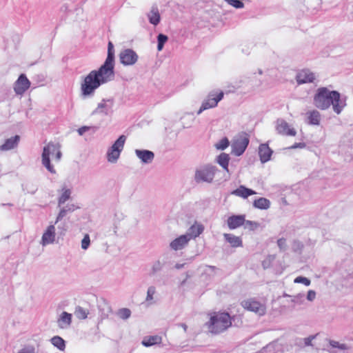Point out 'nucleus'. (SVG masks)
I'll return each instance as SVG.
<instances>
[{"instance_id": "obj_45", "label": "nucleus", "mask_w": 353, "mask_h": 353, "mask_svg": "<svg viewBox=\"0 0 353 353\" xmlns=\"http://www.w3.org/2000/svg\"><path fill=\"white\" fill-rule=\"evenodd\" d=\"M244 225L245 228H248L250 230H254L258 227L259 224L255 221L245 220Z\"/></svg>"}, {"instance_id": "obj_6", "label": "nucleus", "mask_w": 353, "mask_h": 353, "mask_svg": "<svg viewBox=\"0 0 353 353\" xmlns=\"http://www.w3.org/2000/svg\"><path fill=\"white\" fill-rule=\"evenodd\" d=\"M223 96L224 92L221 90H211L206 99L202 102L199 110L197 111V115L201 114L204 110L216 107L219 102L223 99Z\"/></svg>"}, {"instance_id": "obj_29", "label": "nucleus", "mask_w": 353, "mask_h": 353, "mask_svg": "<svg viewBox=\"0 0 353 353\" xmlns=\"http://www.w3.org/2000/svg\"><path fill=\"white\" fill-rule=\"evenodd\" d=\"M61 191L62 192L58 198V206L59 207L69 200L72 194V190L69 188H63Z\"/></svg>"}, {"instance_id": "obj_26", "label": "nucleus", "mask_w": 353, "mask_h": 353, "mask_svg": "<svg viewBox=\"0 0 353 353\" xmlns=\"http://www.w3.org/2000/svg\"><path fill=\"white\" fill-rule=\"evenodd\" d=\"M98 308L101 320L108 318L109 315L112 312L111 306L105 301L99 304Z\"/></svg>"}, {"instance_id": "obj_62", "label": "nucleus", "mask_w": 353, "mask_h": 353, "mask_svg": "<svg viewBox=\"0 0 353 353\" xmlns=\"http://www.w3.org/2000/svg\"><path fill=\"white\" fill-rule=\"evenodd\" d=\"M210 268H211L212 269L215 268V267H214V266H210Z\"/></svg>"}, {"instance_id": "obj_33", "label": "nucleus", "mask_w": 353, "mask_h": 353, "mask_svg": "<svg viewBox=\"0 0 353 353\" xmlns=\"http://www.w3.org/2000/svg\"><path fill=\"white\" fill-rule=\"evenodd\" d=\"M120 152L118 150L112 149L111 147L107 152V159L108 162L116 163L120 157Z\"/></svg>"}, {"instance_id": "obj_9", "label": "nucleus", "mask_w": 353, "mask_h": 353, "mask_svg": "<svg viewBox=\"0 0 353 353\" xmlns=\"http://www.w3.org/2000/svg\"><path fill=\"white\" fill-rule=\"evenodd\" d=\"M119 59L123 65H132L137 61L138 55L132 49H125L120 52Z\"/></svg>"}, {"instance_id": "obj_58", "label": "nucleus", "mask_w": 353, "mask_h": 353, "mask_svg": "<svg viewBox=\"0 0 353 353\" xmlns=\"http://www.w3.org/2000/svg\"><path fill=\"white\" fill-rule=\"evenodd\" d=\"M164 46H157L158 52L161 51L163 49Z\"/></svg>"}, {"instance_id": "obj_28", "label": "nucleus", "mask_w": 353, "mask_h": 353, "mask_svg": "<svg viewBox=\"0 0 353 353\" xmlns=\"http://www.w3.org/2000/svg\"><path fill=\"white\" fill-rule=\"evenodd\" d=\"M230 156L226 153H221L216 157V162L227 172H228V165Z\"/></svg>"}, {"instance_id": "obj_32", "label": "nucleus", "mask_w": 353, "mask_h": 353, "mask_svg": "<svg viewBox=\"0 0 353 353\" xmlns=\"http://www.w3.org/2000/svg\"><path fill=\"white\" fill-rule=\"evenodd\" d=\"M51 343L61 351L65 348V341L59 336H54L50 339Z\"/></svg>"}, {"instance_id": "obj_51", "label": "nucleus", "mask_w": 353, "mask_h": 353, "mask_svg": "<svg viewBox=\"0 0 353 353\" xmlns=\"http://www.w3.org/2000/svg\"><path fill=\"white\" fill-rule=\"evenodd\" d=\"M19 353H34V348L32 346H26Z\"/></svg>"}, {"instance_id": "obj_60", "label": "nucleus", "mask_w": 353, "mask_h": 353, "mask_svg": "<svg viewBox=\"0 0 353 353\" xmlns=\"http://www.w3.org/2000/svg\"><path fill=\"white\" fill-rule=\"evenodd\" d=\"M108 44L111 45V44H113V43H112L111 41H109Z\"/></svg>"}, {"instance_id": "obj_42", "label": "nucleus", "mask_w": 353, "mask_h": 353, "mask_svg": "<svg viewBox=\"0 0 353 353\" xmlns=\"http://www.w3.org/2000/svg\"><path fill=\"white\" fill-rule=\"evenodd\" d=\"M230 6L240 9L244 7V3L242 0H224Z\"/></svg>"}, {"instance_id": "obj_22", "label": "nucleus", "mask_w": 353, "mask_h": 353, "mask_svg": "<svg viewBox=\"0 0 353 353\" xmlns=\"http://www.w3.org/2000/svg\"><path fill=\"white\" fill-rule=\"evenodd\" d=\"M307 123L312 125H319L321 121V114L319 111L314 110L307 112Z\"/></svg>"}, {"instance_id": "obj_34", "label": "nucleus", "mask_w": 353, "mask_h": 353, "mask_svg": "<svg viewBox=\"0 0 353 353\" xmlns=\"http://www.w3.org/2000/svg\"><path fill=\"white\" fill-rule=\"evenodd\" d=\"M126 140V137L125 135H121L112 144L111 148L116 150H118L120 153L123 149L124 144Z\"/></svg>"}, {"instance_id": "obj_5", "label": "nucleus", "mask_w": 353, "mask_h": 353, "mask_svg": "<svg viewBox=\"0 0 353 353\" xmlns=\"http://www.w3.org/2000/svg\"><path fill=\"white\" fill-rule=\"evenodd\" d=\"M218 170L216 166L206 164L196 169L194 174V181L197 183H211L212 182L215 174Z\"/></svg>"}, {"instance_id": "obj_59", "label": "nucleus", "mask_w": 353, "mask_h": 353, "mask_svg": "<svg viewBox=\"0 0 353 353\" xmlns=\"http://www.w3.org/2000/svg\"><path fill=\"white\" fill-rule=\"evenodd\" d=\"M258 72L259 74H261L263 73V71H262V70L259 69Z\"/></svg>"}, {"instance_id": "obj_53", "label": "nucleus", "mask_w": 353, "mask_h": 353, "mask_svg": "<svg viewBox=\"0 0 353 353\" xmlns=\"http://www.w3.org/2000/svg\"><path fill=\"white\" fill-rule=\"evenodd\" d=\"M241 52L243 54L245 55H248L251 52V48L250 46H243V48L241 49Z\"/></svg>"}, {"instance_id": "obj_56", "label": "nucleus", "mask_w": 353, "mask_h": 353, "mask_svg": "<svg viewBox=\"0 0 353 353\" xmlns=\"http://www.w3.org/2000/svg\"><path fill=\"white\" fill-rule=\"evenodd\" d=\"M185 265V263H176L175 265H174V268L177 270H180V269H182Z\"/></svg>"}, {"instance_id": "obj_11", "label": "nucleus", "mask_w": 353, "mask_h": 353, "mask_svg": "<svg viewBox=\"0 0 353 353\" xmlns=\"http://www.w3.org/2000/svg\"><path fill=\"white\" fill-rule=\"evenodd\" d=\"M315 79V74L311 72L309 69L301 70L296 75V80L299 85L312 83Z\"/></svg>"}, {"instance_id": "obj_57", "label": "nucleus", "mask_w": 353, "mask_h": 353, "mask_svg": "<svg viewBox=\"0 0 353 353\" xmlns=\"http://www.w3.org/2000/svg\"><path fill=\"white\" fill-rule=\"evenodd\" d=\"M180 325L183 328L185 332L187 331L188 326L185 323H181Z\"/></svg>"}, {"instance_id": "obj_2", "label": "nucleus", "mask_w": 353, "mask_h": 353, "mask_svg": "<svg viewBox=\"0 0 353 353\" xmlns=\"http://www.w3.org/2000/svg\"><path fill=\"white\" fill-rule=\"evenodd\" d=\"M314 105L321 110H327L332 105L333 110L339 114L346 105L345 101L341 99V94L338 91H330L326 87L317 89L314 97Z\"/></svg>"}, {"instance_id": "obj_15", "label": "nucleus", "mask_w": 353, "mask_h": 353, "mask_svg": "<svg viewBox=\"0 0 353 353\" xmlns=\"http://www.w3.org/2000/svg\"><path fill=\"white\" fill-rule=\"evenodd\" d=\"M55 240V227L54 225H49L43 234L41 244L45 246L53 243Z\"/></svg>"}, {"instance_id": "obj_13", "label": "nucleus", "mask_w": 353, "mask_h": 353, "mask_svg": "<svg viewBox=\"0 0 353 353\" xmlns=\"http://www.w3.org/2000/svg\"><path fill=\"white\" fill-rule=\"evenodd\" d=\"M190 241L188 236L185 234L181 235L170 242V248L174 251L182 250L188 244Z\"/></svg>"}, {"instance_id": "obj_39", "label": "nucleus", "mask_w": 353, "mask_h": 353, "mask_svg": "<svg viewBox=\"0 0 353 353\" xmlns=\"http://www.w3.org/2000/svg\"><path fill=\"white\" fill-rule=\"evenodd\" d=\"M88 312L82 307L77 306L75 309V315L79 319H85Z\"/></svg>"}, {"instance_id": "obj_61", "label": "nucleus", "mask_w": 353, "mask_h": 353, "mask_svg": "<svg viewBox=\"0 0 353 353\" xmlns=\"http://www.w3.org/2000/svg\"><path fill=\"white\" fill-rule=\"evenodd\" d=\"M12 205L10 203L3 204V205Z\"/></svg>"}, {"instance_id": "obj_38", "label": "nucleus", "mask_w": 353, "mask_h": 353, "mask_svg": "<svg viewBox=\"0 0 353 353\" xmlns=\"http://www.w3.org/2000/svg\"><path fill=\"white\" fill-rule=\"evenodd\" d=\"M165 263V261H161L160 260L154 261L152 265L151 274L154 275L157 272H160L162 270Z\"/></svg>"}, {"instance_id": "obj_14", "label": "nucleus", "mask_w": 353, "mask_h": 353, "mask_svg": "<svg viewBox=\"0 0 353 353\" xmlns=\"http://www.w3.org/2000/svg\"><path fill=\"white\" fill-rule=\"evenodd\" d=\"M245 222V215H232L228 218L227 224L230 230L236 229L244 225Z\"/></svg>"}, {"instance_id": "obj_48", "label": "nucleus", "mask_w": 353, "mask_h": 353, "mask_svg": "<svg viewBox=\"0 0 353 353\" xmlns=\"http://www.w3.org/2000/svg\"><path fill=\"white\" fill-rule=\"evenodd\" d=\"M316 335H310L303 339V347L312 345V341L316 338Z\"/></svg>"}, {"instance_id": "obj_24", "label": "nucleus", "mask_w": 353, "mask_h": 353, "mask_svg": "<svg viewBox=\"0 0 353 353\" xmlns=\"http://www.w3.org/2000/svg\"><path fill=\"white\" fill-rule=\"evenodd\" d=\"M232 194L243 199H246L248 196L256 194V192L253 190L248 188L244 185H240L232 192Z\"/></svg>"}, {"instance_id": "obj_16", "label": "nucleus", "mask_w": 353, "mask_h": 353, "mask_svg": "<svg viewBox=\"0 0 353 353\" xmlns=\"http://www.w3.org/2000/svg\"><path fill=\"white\" fill-rule=\"evenodd\" d=\"M137 157L141 160L143 163L149 164L152 162L154 158L153 152L148 150H135Z\"/></svg>"}, {"instance_id": "obj_30", "label": "nucleus", "mask_w": 353, "mask_h": 353, "mask_svg": "<svg viewBox=\"0 0 353 353\" xmlns=\"http://www.w3.org/2000/svg\"><path fill=\"white\" fill-rule=\"evenodd\" d=\"M253 205L260 210H267L270 206V201L266 198L261 197L254 200Z\"/></svg>"}, {"instance_id": "obj_23", "label": "nucleus", "mask_w": 353, "mask_h": 353, "mask_svg": "<svg viewBox=\"0 0 353 353\" xmlns=\"http://www.w3.org/2000/svg\"><path fill=\"white\" fill-rule=\"evenodd\" d=\"M203 226L201 224H194L188 230L185 234L188 236L190 240L199 236L203 232Z\"/></svg>"}, {"instance_id": "obj_21", "label": "nucleus", "mask_w": 353, "mask_h": 353, "mask_svg": "<svg viewBox=\"0 0 353 353\" xmlns=\"http://www.w3.org/2000/svg\"><path fill=\"white\" fill-rule=\"evenodd\" d=\"M161 342L162 338L159 335L146 336L143 339L141 344L145 347H150L160 344Z\"/></svg>"}, {"instance_id": "obj_44", "label": "nucleus", "mask_w": 353, "mask_h": 353, "mask_svg": "<svg viewBox=\"0 0 353 353\" xmlns=\"http://www.w3.org/2000/svg\"><path fill=\"white\" fill-rule=\"evenodd\" d=\"M294 282L295 283H303L304 284L305 286H308L310 285V280L306 277H304V276H297Z\"/></svg>"}, {"instance_id": "obj_8", "label": "nucleus", "mask_w": 353, "mask_h": 353, "mask_svg": "<svg viewBox=\"0 0 353 353\" xmlns=\"http://www.w3.org/2000/svg\"><path fill=\"white\" fill-rule=\"evenodd\" d=\"M243 307L251 312H254L259 315H263L265 312V307L259 301L250 299L242 302Z\"/></svg>"}, {"instance_id": "obj_18", "label": "nucleus", "mask_w": 353, "mask_h": 353, "mask_svg": "<svg viewBox=\"0 0 353 353\" xmlns=\"http://www.w3.org/2000/svg\"><path fill=\"white\" fill-rule=\"evenodd\" d=\"M224 239L228 242L232 248H241L243 247V241L240 236H235L233 234L225 233L223 234Z\"/></svg>"}, {"instance_id": "obj_4", "label": "nucleus", "mask_w": 353, "mask_h": 353, "mask_svg": "<svg viewBox=\"0 0 353 353\" xmlns=\"http://www.w3.org/2000/svg\"><path fill=\"white\" fill-rule=\"evenodd\" d=\"M208 325L212 333L219 334L225 331L232 325L231 317L228 312L214 313L210 317Z\"/></svg>"}, {"instance_id": "obj_27", "label": "nucleus", "mask_w": 353, "mask_h": 353, "mask_svg": "<svg viewBox=\"0 0 353 353\" xmlns=\"http://www.w3.org/2000/svg\"><path fill=\"white\" fill-rule=\"evenodd\" d=\"M149 22L154 26L159 23L161 16L157 6H152L150 13L148 14Z\"/></svg>"}, {"instance_id": "obj_19", "label": "nucleus", "mask_w": 353, "mask_h": 353, "mask_svg": "<svg viewBox=\"0 0 353 353\" xmlns=\"http://www.w3.org/2000/svg\"><path fill=\"white\" fill-rule=\"evenodd\" d=\"M19 140L20 137L19 135L7 139L4 143L0 146V150L1 151H8L14 149L18 145Z\"/></svg>"}, {"instance_id": "obj_17", "label": "nucleus", "mask_w": 353, "mask_h": 353, "mask_svg": "<svg viewBox=\"0 0 353 353\" xmlns=\"http://www.w3.org/2000/svg\"><path fill=\"white\" fill-rule=\"evenodd\" d=\"M273 153L272 149L270 148L268 144L261 143L259 147V155L261 163H264L269 161Z\"/></svg>"}, {"instance_id": "obj_52", "label": "nucleus", "mask_w": 353, "mask_h": 353, "mask_svg": "<svg viewBox=\"0 0 353 353\" xmlns=\"http://www.w3.org/2000/svg\"><path fill=\"white\" fill-rule=\"evenodd\" d=\"M316 297V292L313 290H309L307 294V299L308 301H313Z\"/></svg>"}, {"instance_id": "obj_54", "label": "nucleus", "mask_w": 353, "mask_h": 353, "mask_svg": "<svg viewBox=\"0 0 353 353\" xmlns=\"http://www.w3.org/2000/svg\"><path fill=\"white\" fill-rule=\"evenodd\" d=\"M89 129L87 126H83L81 128H79L78 130V132L80 135H83L86 131H88Z\"/></svg>"}, {"instance_id": "obj_40", "label": "nucleus", "mask_w": 353, "mask_h": 353, "mask_svg": "<svg viewBox=\"0 0 353 353\" xmlns=\"http://www.w3.org/2000/svg\"><path fill=\"white\" fill-rule=\"evenodd\" d=\"M117 315L123 320L129 319L131 316V311L128 308H121L117 312Z\"/></svg>"}, {"instance_id": "obj_1", "label": "nucleus", "mask_w": 353, "mask_h": 353, "mask_svg": "<svg viewBox=\"0 0 353 353\" xmlns=\"http://www.w3.org/2000/svg\"><path fill=\"white\" fill-rule=\"evenodd\" d=\"M114 46H108V55L104 63L83 79L80 88L81 97H93L100 86L114 80Z\"/></svg>"}, {"instance_id": "obj_3", "label": "nucleus", "mask_w": 353, "mask_h": 353, "mask_svg": "<svg viewBox=\"0 0 353 353\" xmlns=\"http://www.w3.org/2000/svg\"><path fill=\"white\" fill-rule=\"evenodd\" d=\"M55 154V161H59L62 157L61 145L58 143L49 142L43 148L41 154L42 165L52 174H55L56 171L50 163V155Z\"/></svg>"}, {"instance_id": "obj_37", "label": "nucleus", "mask_w": 353, "mask_h": 353, "mask_svg": "<svg viewBox=\"0 0 353 353\" xmlns=\"http://www.w3.org/2000/svg\"><path fill=\"white\" fill-rule=\"evenodd\" d=\"M72 10L70 9L68 3H63L61 5L59 9V14L61 21H65L68 14H71Z\"/></svg>"}, {"instance_id": "obj_49", "label": "nucleus", "mask_w": 353, "mask_h": 353, "mask_svg": "<svg viewBox=\"0 0 353 353\" xmlns=\"http://www.w3.org/2000/svg\"><path fill=\"white\" fill-rule=\"evenodd\" d=\"M277 245L280 250H284L286 248V240L284 238H281L277 241Z\"/></svg>"}, {"instance_id": "obj_31", "label": "nucleus", "mask_w": 353, "mask_h": 353, "mask_svg": "<svg viewBox=\"0 0 353 353\" xmlns=\"http://www.w3.org/2000/svg\"><path fill=\"white\" fill-rule=\"evenodd\" d=\"M37 190V185L32 182H26L22 184V190L24 193L34 194Z\"/></svg>"}, {"instance_id": "obj_47", "label": "nucleus", "mask_w": 353, "mask_h": 353, "mask_svg": "<svg viewBox=\"0 0 353 353\" xmlns=\"http://www.w3.org/2000/svg\"><path fill=\"white\" fill-rule=\"evenodd\" d=\"M157 44H165L168 41V37L163 33H159L157 37Z\"/></svg>"}, {"instance_id": "obj_7", "label": "nucleus", "mask_w": 353, "mask_h": 353, "mask_svg": "<svg viewBox=\"0 0 353 353\" xmlns=\"http://www.w3.org/2000/svg\"><path fill=\"white\" fill-rule=\"evenodd\" d=\"M250 143L249 137L243 133L235 137L232 142V153L236 157L242 155Z\"/></svg>"}, {"instance_id": "obj_35", "label": "nucleus", "mask_w": 353, "mask_h": 353, "mask_svg": "<svg viewBox=\"0 0 353 353\" xmlns=\"http://www.w3.org/2000/svg\"><path fill=\"white\" fill-rule=\"evenodd\" d=\"M105 102H110L112 103V100L110 99H103L101 103H99L97 105V108L93 111L92 114H96L98 112H103L105 114H108V105L105 103Z\"/></svg>"}, {"instance_id": "obj_46", "label": "nucleus", "mask_w": 353, "mask_h": 353, "mask_svg": "<svg viewBox=\"0 0 353 353\" xmlns=\"http://www.w3.org/2000/svg\"><path fill=\"white\" fill-rule=\"evenodd\" d=\"M90 244V239L88 234H85L81 241V248L87 250Z\"/></svg>"}, {"instance_id": "obj_41", "label": "nucleus", "mask_w": 353, "mask_h": 353, "mask_svg": "<svg viewBox=\"0 0 353 353\" xmlns=\"http://www.w3.org/2000/svg\"><path fill=\"white\" fill-rule=\"evenodd\" d=\"M230 145V141L227 137H224L221 139L217 143H216L215 147L217 150H223L226 149Z\"/></svg>"}, {"instance_id": "obj_50", "label": "nucleus", "mask_w": 353, "mask_h": 353, "mask_svg": "<svg viewBox=\"0 0 353 353\" xmlns=\"http://www.w3.org/2000/svg\"><path fill=\"white\" fill-rule=\"evenodd\" d=\"M306 144L304 142L295 143L292 145L288 148L289 150L296 149V148H304Z\"/></svg>"}, {"instance_id": "obj_55", "label": "nucleus", "mask_w": 353, "mask_h": 353, "mask_svg": "<svg viewBox=\"0 0 353 353\" xmlns=\"http://www.w3.org/2000/svg\"><path fill=\"white\" fill-rule=\"evenodd\" d=\"M295 344L301 347H303V339H298Z\"/></svg>"}, {"instance_id": "obj_36", "label": "nucleus", "mask_w": 353, "mask_h": 353, "mask_svg": "<svg viewBox=\"0 0 353 353\" xmlns=\"http://www.w3.org/2000/svg\"><path fill=\"white\" fill-rule=\"evenodd\" d=\"M156 292V288L154 285H151L148 288L145 298V301L147 302L148 305H152L155 303L154 301V296Z\"/></svg>"}, {"instance_id": "obj_10", "label": "nucleus", "mask_w": 353, "mask_h": 353, "mask_svg": "<svg viewBox=\"0 0 353 353\" xmlns=\"http://www.w3.org/2000/svg\"><path fill=\"white\" fill-rule=\"evenodd\" d=\"M30 86V81L25 74H21L15 81L14 90L17 94H23Z\"/></svg>"}, {"instance_id": "obj_25", "label": "nucleus", "mask_w": 353, "mask_h": 353, "mask_svg": "<svg viewBox=\"0 0 353 353\" xmlns=\"http://www.w3.org/2000/svg\"><path fill=\"white\" fill-rule=\"evenodd\" d=\"M77 208H79V207L76 206L74 204L68 203L65 206H64L63 208H62L60 210V211L57 216L55 223H57L58 221H59L62 219H63L66 216L68 212H74Z\"/></svg>"}, {"instance_id": "obj_20", "label": "nucleus", "mask_w": 353, "mask_h": 353, "mask_svg": "<svg viewBox=\"0 0 353 353\" xmlns=\"http://www.w3.org/2000/svg\"><path fill=\"white\" fill-rule=\"evenodd\" d=\"M72 317L71 314L63 312L57 320L58 326L61 329L68 328L72 323Z\"/></svg>"}, {"instance_id": "obj_12", "label": "nucleus", "mask_w": 353, "mask_h": 353, "mask_svg": "<svg viewBox=\"0 0 353 353\" xmlns=\"http://www.w3.org/2000/svg\"><path fill=\"white\" fill-rule=\"evenodd\" d=\"M276 130L278 133L282 135L292 136L296 135V130L290 128L289 124L283 119H278L276 121Z\"/></svg>"}, {"instance_id": "obj_43", "label": "nucleus", "mask_w": 353, "mask_h": 353, "mask_svg": "<svg viewBox=\"0 0 353 353\" xmlns=\"http://www.w3.org/2000/svg\"><path fill=\"white\" fill-rule=\"evenodd\" d=\"M329 343L332 347L338 348L341 350H345L347 349V346L346 344L340 343L339 342L334 341V340H330Z\"/></svg>"}]
</instances>
